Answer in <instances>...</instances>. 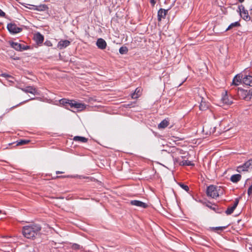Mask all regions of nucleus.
Segmentation results:
<instances>
[{"label": "nucleus", "instance_id": "obj_1", "mask_svg": "<svg viewBox=\"0 0 252 252\" xmlns=\"http://www.w3.org/2000/svg\"><path fill=\"white\" fill-rule=\"evenodd\" d=\"M41 229L40 225L32 224L23 227L22 233L23 235L28 239H33L39 234Z\"/></svg>", "mask_w": 252, "mask_h": 252}, {"label": "nucleus", "instance_id": "obj_2", "mask_svg": "<svg viewBox=\"0 0 252 252\" xmlns=\"http://www.w3.org/2000/svg\"><path fill=\"white\" fill-rule=\"evenodd\" d=\"M218 189V187L214 185H210L208 186L206 190L207 196L213 198L218 197L219 193Z\"/></svg>", "mask_w": 252, "mask_h": 252}, {"label": "nucleus", "instance_id": "obj_3", "mask_svg": "<svg viewBox=\"0 0 252 252\" xmlns=\"http://www.w3.org/2000/svg\"><path fill=\"white\" fill-rule=\"evenodd\" d=\"M7 29L9 32L12 34L19 33L22 31V28L17 27V25L15 23L8 24Z\"/></svg>", "mask_w": 252, "mask_h": 252}, {"label": "nucleus", "instance_id": "obj_4", "mask_svg": "<svg viewBox=\"0 0 252 252\" xmlns=\"http://www.w3.org/2000/svg\"><path fill=\"white\" fill-rule=\"evenodd\" d=\"M239 12L241 17L246 21H249L251 20V17L249 15L248 11L245 9L243 5L238 6Z\"/></svg>", "mask_w": 252, "mask_h": 252}, {"label": "nucleus", "instance_id": "obj_5", "mask_svg": "<svg viewBox=\"0 0 252 252\" xmlns=\"http://www.w3.org/2000/svg\"><path fill=\"white\" fill-rule=\"evenodd\" d=\"M252 168V160H249L245 162L242 165L237 167V171L238 172L247 171L249 169Z\"/></svg>", "mask_w": 252, "mask_h": 252}, {"label": "nucleus", "instance_id": "obj_6", "mask_svg": "<svg viewBox=\"0 0 252 252\" xmlns=\"http://www.w3.org/2000/svg\"><path fill=\"white\" fill-rule=\"evenodd\" d=\"M10 44L13 48L18 51H22L29 49V47L27 46H25L24 45H22L21 44L15 42H10Z\"/></svg>", "mask_w": 252, "mask_h": 252}, {"label": "nucleus", "instance_id": "obj_7", "mask_svg": "<svg viewBox=\"0 0 252 252\" xmlns=\"http://www.w3.org/2000/svg\"><path fill=\"white\" fill-rule=\"evenodd\" d=\"M130 204L136 207H140L142 208H146L148 207V205L142 201L140 200H134L130 201Z\"/></svg>", "mask_w": 252, "mask_h": 252}, {"label": "nucleus", "instance_id": "obj_8", "mask_svg": "<svg viewBox=\"0 0 252 252\" xmlns=\"http://www.w3.org/2000/svg\"><path fill=\"white\" fill-rule=\"evenodd\" d=\"M239 200L238 198H236L234 201L233 204L231 206H229L227 210L225 211V213L227 215H231L239 203Z\"/></svg>", "mask_w": 252, "mask_h": 252}, {"label": "nucleus", "instance_id": "obj_9", "mask_svg": "<svg viewBox=\"0 0 252 252\" xmlns=\"http://www.w3.org/2000/svg\"><path fill=\"white\" fill-rule=\"evenodd\" d=\"M96 45L98 48L101 50H104L106 48L107 46V43L104 39L101 38H99L97 39Z\"/></svg>", "mask_w": 252, "mask_h": 252}, {"label": "nucleus", "instance_id": "obj_10", "mask_svg": "<svg viewBox=\"0 0 252 252\" xmlns=\"http://www.w3.org/2000/svg\"><path fill=\"white\" fill-rule=\"evenodd\" d=\"M243 75L241 74H237L233 79L232 84L235 86L239 85L243 82Z\"/></svg>", "mask_w": 252, "mask_h": 252}, {"label": "nucleus", "instance_id": "obj_11", "mask_svg": "<svg viewBox=\"0 0 252 252\" xmlns=\"http://www.w3.org/2000/svg\"><path fill=\"white\" fill-rule=\"evenodd\" d=\"M243 83L246 85L252 86V73L243 76Z\"/></svg>", "mask_w": 252, "mask_h": 252}, {"label": "nucleus", "instance_id": "obj_12", "mask_svg": "<svg viewBox=\"0 0 252 252\" xmlns=\"http://www.w3.org/2000/svg\"><path fill=\"white\" fill-rule=\"evenodd\" d=\"M168 9L160 8L158 12V20L160 21L162 19H164L167 13Z\"/></svg>", "mask_w": 252, "mask_h": 252}, {"label": "nucleus", "instance_id": "obj_13", "mask_svg": "<svg viewBox=\"0 0 252 252\" xmlns=\"http://www.w3.org/2000/svg\"><path fill=\"white\" fill-rule=\"evenodd\" d=\"M22 91L26 93H30L33 94H37V90L32 86H27L21 89Z\"/></svg>", "mask_w": 252, "mask_h": 252}, {"label": "nucleus", "instance_id": "obj_14", "mask_svg": "<svg viewBox=\"0 0 252 252\" xmlns=\"http://www.w3.org/2000/svg\"><path fill=\"white\" fill-rule=\"evenodd\" d=\"M70 44V42L68 40H61L57 45L58 48L60 49H63L68 46Z\"/></svg>", "mask_w": 252, "mask_h": 252}, {"label": "nucleus", "instance_id": "obj_15", "mask_svg": "<svg viewBox=\"0 0 252 252\" xmlns=\"http://www.w3.org/2000/svg\"><path fill=\"white\" fill-rule=\"evenodd\" d=\"M34 39L37 43H41L44 40V36L38 32L34 34Z\"/></svg>", "mask_w": 252, "mask_h": 252}, {"label": "nucleus", "instance_id": "obj_16", "mask_svg": "<svg viewBox=\"0 0 252 252\" xmlns=\"http://www.w3.org/2000/svg\"><path fill=\"white\" fill-rule=\"evenodd\" d=\"M74 108H76L78 111H81L86 108L84 104L79 103L75 101Z\"/></svg>", "mask_w": 252, "mask_h": 252}, {"label": "nucleus", "instance_id": "obj_17", "mask_svg": "<svg viewBox=\"0 0 252 252\" xmlns=\"http://www.w3.org/2000/svg\"><path fill=\"white\" fill-rule=\"evenodd\" d=\"M241 175L240 174H234L230 177V181L234 183H236L241 180Z\"/></svg>", "mask_w": 252, "mask_h": 252}, {"label": "nucleus", "instance_id": "obj_18", "mask_svg": "<svg viewBox=\"0 0 252 252\" xmlns=\"http://www.w3.org/2000/svg\"><path fill=\"white\" fill-rule=\"evenodd\" d=\"M73 140L74 141H77L82 143H86L88 141V139L87 138L79 136H74L73 138Z\"/></svg>", "mask_w": 252, "mask_h": 252}, {"label": "nucleus", "instance_id": "obj_19", "mask_svg": "<svg viewBox=\"0 0 252 252\" xmlns=\"http://www.w3.org/2000/svg\"><path fill=\"white\" fill-rule=\"evenodd\" d=\"M169 124V121L166 119H164L159 124L158 127V128H165L168 126Z\"/></svg>", "mask_w": 252, "mask_h": 252}, {"label": "nucleus", "instance_id": "obj_20", "mask_svg": "<svg viewBox=\"0 0 252 252\" xmlns=\"http://www.w3.org/2000/svg\"><path fill=\"white\" fill-rule=\"evenodd\" d=\"M202 98L201 101L199 105V109L201 111H205L208 108V104L205 102L203 101Z\"/></svg>", "mask_w": 252, "mask_h": 252}, {"label": "nucleus", "instance_id": "obj_21", "mask_svg": "<svg viewBox=\"0 0 252 252\" xmlns=\"http://www.w3.org/2000/svg\"><path fill=\"white\" fill-rule=\"evenodd\" d=\"M140 95V89L136 88L134 93L131 94V97L132 98H137Z\"/></svg>", "mask_w": 252, "mask_h": 252}, {"label": "nucleus", "instance_id": "obj_22", "mask_svg": "<svg viewBox=\"0 0 252 252\" xmlns=\"http://www.w3.org/2000/svg\"><path fill=\"white\" fill-rule=\"evenodd\" d=\"M240 24L238 22H235L234 23H231L228 28L225 30V31L230 30L232 28L234 27H239L240 26Z\"/></svg>", "mask_w": 252, "mask_h": 252}, {"label": "nucleus", "instance_id": "obj_23", "mask_svg": "<svg viewBox=\"0 0 252 252\" xmlns=\"http://www.w3.org/2000/svg\"><path fill=\"white\" fill-rule=\"evenodd\" d=\"M17 146H20V145H26L30 142V140H20L19 141H17Z\"/></svg>", "mask_w": 252, "mask_h": 252}, {"label": "nucleus", "instance_id": "obj_24", "mask_svg": "<svg viewBox=\"0 0 252 252\" xmlns=\"http://www.w3.org/2000/svg\"><path fill=\"white\" fill-rule=\"evenodd\" d=\"M127 52V48L126 46H122L119 49V52L121 54H126Z\"/></svg>", "mask_w": 252, "mask_h": 252}, {"label": "nucleus", "instance_id": "obj_25", "mask_svg": "<svg viewBox=\"0 0 252 252\" xmlns=\"http://www.w3.org/2000/svg\"><path fill=\"white\" fill-rule=\"evenodd\" d=\"M69 99H67L66 98H62L60 100V103L61 104H63V105H67Z\"/></svg>", "mask_w": 252, "mask_h": 252}, {"label": "nucleus", "instance_id": "obj_26", "mask_svg": "<svg viewBox=\"0 0 252 252\" xmlns=\"http://www.w3.org/2000/svg\"><path fill=\"white\" fill-rule=\"evenodd\" d=\"M180 186L185 190L188 191L189 190V188L188 186L185 185L183 184L180 183L179 184Z\"/></svg>", "mask_w": 252, "mask_h": 252}, {"label": "nucleus", "instance_id": "obj_27", "mask_svg": "<svg viewBox=\"0 0 252 252\" xmlns=\"http://www.w3.org/2000/svg\"><path fill=\"white\" fill-rule=\"evenodd\" d=\"M75 100H69V102L68 103V105H69L71 108H74Z\"/></svg>", "mask_w": 252, "mask_h": 252}, {"label": "nucleus", "instance_id": "obj_28", "mask_svg": "<svg viewBox=\"0 0 252 252\" xmlns=\"http://www.w3.org/2000/svg\"><path fill=\"white\" fill-rule=\"evenodd\" d=\"M227 226H219V227H216L215 228H214V229L215 230H224V229H225L226 228Z\"/></svg>", "mask_w": 252, "mask_h": 252}, {"label": "nucleus", "instance_id": "obj_29", "mask_svg": "<svg viewBox=\"0 0 252 252\" xmlns=\"http://www.w3.org/2000/svg\"><path fill=\"white\" fill-rule=\"evenodd\" d=\"M183 165H191V161L188 160H185L183 161Z\"/></svg>", "mask_w": 252, "mask_h": 252}, {"label": "nucleus", "instance_id": "obj_30", "mask_svg": "<svg viewBox=\"0 0 252 252\" xmlns=\"http://www.w3.org/2000/svg\"><path fill=\"white\" fill-rule=\"evenodd\" d=\"M72 248L74 250H79L80 249V245L77 244H74L72 245Z\"/></svg>", "mask_w": 252, "mask_h": 252}, {"label": "nucleus", "instance_id": "obj_31", "mask_svg": "<svg viewBox=\"0 0 252 252\" xmlns=\"http://www.w3.org/2000/svg\"><path fill=\"white\" fill-rule=\"evenodd\" d=\"M227 96H224L223 98H222V100H223V102L224 103H226V104H229V102L228 101H227Z\"/></svg>", "mask_w": 252, "mask_h": 252}, {"label": "nucleus", "instance_id": "obj_32", "mask_svg": "<svg viewBox=\"0 0 252 252\" xmlns=\"http://www.w3.org/2000/svg\"><path fill=\"white\" fill-rule=\"evenodd\" d=\"M252 193V184L250 187L248 189V194L249 195H250Z\"/></svg>", "mask_w": 252, "mask_h": 252}, {"label": "nucleus", "instance_id": "obj_33", "mask_svg": "<svg viewBox=\"0 0 252 252\" xmlns=\"http://www.w3.org/2000/svg\"><path fill=\"white\" fill-rule=\"evenodd\" d=\"M28 100H25V101H23V102H21V103H19L18 104H17V105H15V106H12L10 109H13V108H15L16 107H17V106H19V105H20L21 104H22V103H24V102H26L28 101Z\"/></svg>", "mask_w": 252, "mask_h": 252}, {"label": "nucleus", "instance_id": "obj_34", "mask_svg": "<svg viewBox=\"0 0 252 252\" xmlns=\"http://www.w3.org/2000/svg\"><path fill=\"white\" fill-rule=\"evenodd\" d=\"M0 16L1 17H3L5 16V13L0 9Z\"/></svg>", "mask_w": 252, "mask_h": 252}, {"label": "nucleus", "instance_id": "obj_35", "mask_svg": "<svg viewBox=\"0 0 252 252\" xmlns=\"http://www.w3.org/2000/svg\"><path fill=\"white\" fill-rule=\"evenodd\" d=\"M150 2L153 6H154L156 3V1L155 0H150Z\"/></svg>", "mask_w": 252, "mask_h": 252}, {"label": "nucleus", "instance_id": "obj_36", "mask_svg": "<svg viewBox=\"0 0 252 252\" xmlns=\"http://www.w3.org/2000/svg\"><path fill=\"white\" fill-rule=\"evenodd\" d=\"M176 151H178V150L176 148H173V149L171 150V152L174 153Z\"/></svg>", "mask_w": 252, "mask_h": 252}, {"label": "nucleus", "instance_id": "obj_37", "mask_svg": "<svg viewBox=\"0 0 252 252\" xmlns=\"http://www.w3.org/2000/svg\"><path fill=\"white\" fill-rule=\"evenodd\" d=\"M1 75L4 77H10L9 75L6 74H2Z\"/></svg>", "mask_w": 252, "mask_h": 252}, {"label": "nucleus", "instance_id": "obj_38", "mask_svg": "<svg viewBox=\"0 0 252 252\" xmlns=\"http://www.w3.org/2000/svg\"><path fill=\"white\" fill-rule=\"evenodd\" d=\"M63 173V171H56V174H62V173Z\"/></svg>", "mask_w": 252, "mask_h": 252}, {"label": "nucleus", "instance_id": "obj_39", "mask_svg": "<svg viewBox=\"0 0 252 252\" xmlns=\"http://www.w3.org/2000/svg\"><path fill=\"white\" fill-rule=\"evenodd\" d=\"M64 177H65V176H57L56 177L57 178H64Z\"/></svg>", "mask_w": 252, "mask_h": 252}, {"label": "nucleus", "instance_id": "obj_40", "mask_svg": "<svg viewBox=\"0 0 252 252\" xmlns=\"http://www.w3.org/2000/svg\"><path fill=\"white\" fill-rule=\"evenodd\" d=\"M244 93L245 95L247 94H248V91H244Z\"/></svg>", "mask_w": 252, "mask_h": 252}, {"label": "nucleus", "instance_id": "obj_41", "mask_svg": "<svg viewBox=\"0 0 252 252\" xmlns=\"http://www.w3.org/2000/svg\"><path fill=\"white\" fill-rule=\"evenodd\" d=\"M238 1H239L240 2L242 3V2H244V0H238Z\"/></svg>", "mask_w": 252, "mask_h": 252}, {"label": "nucleus", "instance_id": "obj_42", "mask_svg": "<svg viewBox=\"0 0 252 252\" xmlns=\"http://www.w3.org/2000/svg\"><path fill=\"white\" fill-rule=\"evenodd\" d=\"M210 208L212 209L215 210V208L214 207H212L211 206L210 207Z\"/></svg>", "mask_w": 252, "mask_h": 252}, {"label": "nucleus", "instance_id": "obj_43", "mask_svg": "<svg viewBox=\"0 0 252 252\" xmlns=\"http://www.w3.org/2000/svg\"><path fill=\"white\" fill-rule=\"evenodd\" d=\"M250 10H252V7L250 8Z\"/></svg>", "mask_w": 252, "mask_h": 252}, {"label": "nucleus", "instance_id": "obj_44", "mask_svg": "<svg viewBox=\"0 0 252 252\" xmlns=\"http://www.w3.org/2000/svg\"><path fill=\"white\" fill-rule=\"evenodd\" d=\"M33 98H30L29 100L33 99Z\"/></svg>", "mask_w": 252, "mask_h": 252}, {"label": "nucleus", "instance_id": "obj_45", "mask_svg": "<svg viewBox=\"0 0 252 252\" xmlns=\"http://www.w3.org/2000/svg\"><path fill=\"white\" fill-rule=\"evenodd\" d=\"M1 213V210H0V213Z\"/></svg>", "mask_w": 252, "mask_h": 252}]
</instances>
